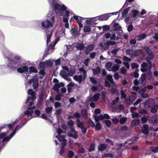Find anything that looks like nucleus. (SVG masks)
Here are the masks:
<instances>
[{
	"mask_svg": "<svg viewBox=\"0 0 158 158\" xmlns=\"http://www.w3.org/2000/svg\"><path fill=\"white\" fill-rule=\"evenodd\" d=\"M21 122L16 119L13 124H5L0 128V150L4 145L7 143L15 135L16 131L21 128L22 126H17L14 131L10 134V131L12 129L13 126L16 123L17 125Z\"/></svg>",
	"mask_w": 158,
	"mask_h": 158,
	"instance_id": "1",
	"label": "nucleus"
},
{
	"mask_svg": "<svg viewBox=\"0 0 158 158\" xmlns=\"http://www.w3.org/2000/svg\"><path fill=\"white\" fill-rule=\"evenodd\" d=\"M3 54L8 59L6 64L10 68L14 70L17 69L18 72L24 73V74L28 72V68L26 65V64L20 63L19 61L21 58L20 56H15L14 58H12V56L10 55L9 52L7 50L6 52H3Z\"/></svg>",
	"mask_w": 158,
	"mask_h": 158,
	"instance_id": "2",
	"label": "nucleus"
},
{
	"mask_svg": "<svg viewBox=\"0 0 158 158\" xmlns=\"http://www.w3.org/2000/svg\"><path fill=\"white\" fill-rule=\"evenodd\" d=\"M27 94L28 95H31L32 101H30V97H28L25 102V104L28 103V106L30 107L28 108L27 110L25 111L22 117H24L25 118L29 120L32 118L39 116L40 114V112L39 110H36L35 111L34 114H33L34 111L32 110L35 109V106H31L33 104V101L36 98L35 94V92L32 89H29L28 90Z\"/></svg>",
	"mask_w": 158,
	"mask_h": 158,
	"instance_id": "3",
	"label": "nucleus"
},
{
	"mask_svg": "<svg viewBox=\"0 0 158 158\" xmlns=\"http://www.w3.org/2000/svg\"><path fill=\"white\" fill-rule=\"evenodd\" d=\"M56 16V14L54 11L52 12L50 11L48 14L47 19L41 23V26L45 28L54 27L53 29L51 32H48L47 33V45L48 46V43L50 41V38L53 33V30L54 29L55 26V18Z\"/></svg>",
	"mask_w": 158,
	"mask_h": 158,
	"instance_id": "4",
	"label": "nucleus"
},
{
	"mask_svg": "<svg viewBox=\"0 0 158 158\" xmlns=\"http://www.w3.org/2000/svg\"><path fill=\"white\" fill-rule=\"evenodd\" d=\"M59 6H61L60 8L54 7L52 8L54 10V12L57 14H59L60 15H63V21L66 22L67 19H68L69 15H74L73 12L69 9L64 4H62L59 2Z\"/></svg>",
	"mask_w": 158,
	"mask_h": 158,
	"instance_id": "5",
	"label": "nucleus"
},
{
	"mask_svg": "<svg viewBox=\"0 0 158 158\" xmlns=\"http://www.w3.org/2000/svg\"><path fill=\"white\" fill-rule=\"evenodd\" d=\"M106 80L105 81V85L106 87L110 88V90L112 92L114 93L116 91V86L114 82L112 76L110 75H107L106 76Z\"/></svg>",
	"mask_w": 158,
	"mask_h": 158,
	"instance_id": "6",
	"label": "nucleus"
},
{
	"mask_svg": "<svg viewBox=\"0 0 158 158\" xmlns=\"http://www.w3.org/2000/svg\"><path fill=\"white\" fill-rule=\"evenodd\" d=\"M32 74H33L31 73H28L27 74V77H25L26 78L27 80L29 79V77H30V76L32 77ZM29 80L28 81V84L30 85L32 83H33V86L34 89H37L38 85V76H35L32 79H31V80L29 79Z\"/></svg>",
	"mask_w": 158,
	"mask_h": 158,
	"instance_id": "7",
	"label": "nucleus"
},
{
	"mask_svg": "<svg viewBox=\"0 0 158 158\" xmlns=\"http://www.w3.org/2000/svg\"><path fill=\"white\" fill-rule=\"evenodd\" d=\"M80 73L77 75L73 77L74 79L79 83H80L82 80H84L86 76V72L83 68L79 69Z\"/></svg>",
	"mask_w": 158,
	"mask_h": 158,
	"instance_id": "8",
	"label": "nucleus"
},
{
	"mask_svg": "<svg viewBox=\"0 0 158 158\" xmlns=\"http://www.w3.org/2000/svg\"><path fill=\"white\" fill-rule=\"evenodd\" d=\"M65 35V34L64 31H63L61 34L59 35L56 40L55 41L54 43L52 44H51V45L48 44V46H48V50L50 51V52H49L51 53L52 52L53 50L54 49V47L55 45L59 40L60 38L64 36Z\"/></svg>",
	"mask_w": 158,
	"mask_h": 158,
	"instance_id": "9",
	"label": "nucleus"
},
{
	"mask_svg": "<svg viewBox=\"0 0 158 158\" xmlns=\"http://www.w3.org/2000/svg\"><path fill=\"white\" fill-rule=\"evenodd\" d=\"M53 64L52 61L50 60H46L44 62H42L40 63L38 67L42 69H43L46 67H50Z\"/></svg>",
	"mask_w": 158,
	"mask_h": 158,
	"instance_id": "10",
	"label": "nucleus"
},
{
	"mask_svg": "<svg viewBox=\"0 0 158 158\" xmlns=\"http://www.w3.org/2000/svg\"><path fill=\"white\" fill-rule=\"evenodd\" d=\"M73 16L74 19H75L76 22L78 23L79 27V28L81 29L83 27V24H82V23L84 20L85 19L84 18L79 16L75 15H73Z\"/></svg>",
	"mask_w": 158,
	"mask_h": 158,
	"instance_id": "11",
	"label": "nucleus"
},
{
	"mask_svg": "<svg viewBox=\"0 0 158 158\" xmlns=\"http://www.w3.org/2000/svg\"><path fill=\"white\" fill-rule=\"evenodd\" d=\"M63 70H62L60 73V76L65 80L69 81L70 79L67 77L68 72V68L67 66H64L62 67Z\"/></svg>",
	"mask_w": 158,
	"mask_h": 158,
	"instance_id": "12",
	"label": "nucleus"
},
{
	"mask_svg": "<svg viewBox=\"0 0 158 158\" xmlns=\"http://www.w3.org/2000/svg\"><path fill=\"white\" fill-rule=\"evenodd\" d=\"M148 65L145 62H143L141 64L142 68L141 69V70L142 71L145 72L148 69L149 70L151 69L152 66V63L150 61H148Z\"/></svg>",
	"mask_w": 158,
	"mask_h": 158,
	"instance_id": "13",
	"label": "nucleus"
},
{
	"mask_svg": "<svg viewBox=\"0 0 158 158\" xmlns=\"http://www.w3.org/2000/svg\"><path fill=\"white\" fill-rule=\"evenodd\" d=\"M48 1L50 7L52 8L55 6H57L58 8L61 7V6L59 4V2H60L58 0H48Z\"/></svg>",
	"mask_w": 158,
	"mask_h": 158,
	"instance_id": "14",
	"label": "nucleus"
},
{
	"mask_svg": "<svg viewBox=\"0 0 158 158\" xmlns=\"http://www.w3.org/2000/svg\"><path fill=\"white\" fill-rule=\"evenodd\" d=\"M84 21H85L87 25H91L95 23L96 20V17L94 18H84Z\"/></svg>",
	"mask_w": 158,
	"mask_h": 158,
	"instance_id": "15",
	"label": "nucleus"
},
{
	"mask_svg": "<svg viewBox=\"0 0 158 158\" xmlns=\"http://www.w3.org/2000/svg\"><path fill=\"white\" fill-rule=\"evenodd\" d=\"M70 131L68 132V135L74 139H77L78 137V134L77 132L74 129H70Z\"/></svg>",
	"mask_w": 158,
	"mask_h": 158,
	"instance_id": "16",
	"label": "nucleus"
},
{
	"mask_svg": "<svg viewBox=\"0 0 158 158\" xmlns=\"http://www.w3.org/2000/svg\"><path fill=\"white\" fill-rule=\"evenodd\" d=\"M94 118L96 121H98L99 120H102L104 118L108 119L110 118L109 115L107 114H104V115L101 114L99 116L95 115L94 116Z\"/></svg>",
	"mask_w": 158,
	"mask_h": 158,
	"instance_id": "17",
	"label": "nucleus"
},
{
	"mask_svg": "<svg viewBox=\"0 0 158 158\" xmlns=\"http://www.w3.org/2000/svg\"><path fill=\"white\" fill-rule=\"evenodd\" d=\"M90 81L94 84L96 86H94L91 88V89L92 91H95L97 89V85H99V83H98L97 80L94 78L93 77H90Z\"/></svg>",
	"mask_w": 158,
	"mask_h": 158,
	"instance_id": "18",
	"label": "nucleus"
},
{
	"mask_svg": "<svg viewBox=\"0 0 158 158\" xmlns=\"http://www.w3.org/2000/svg\"><path fill=\"white\" fill-rule=\"evenodd\" d=\"M154 103L153 99L150 98L146 101L144 104V107L145 108L150 107Z\"/></svg>",
	"mask_w": 158,
	"mask_h": 158,
	"instance_id": "19",
	"label": "nucleus"
},
{
	"mask_svg": "<svg viewBox=\"0 0 158 158\" xmlns=\"http://www.w3.org/2000/svg\"><path fill=\"white\" fill-rule=\"evenodd\" d=\"M110 17V14L107 13L97 17V19L101 21H106Z\"/></svg>",
	"mask_w": 158,
	"mask_h": 158,
	"instance_id": "20",
	"label": "nucleus"
},
{
	"mask_svg": "<svg viewBox=\"0 0 158 158\" xmlns=\"http://www.w3.org/2000/svg\"><path fill=\"white\" fill-rule=\"evenodd\" d=\"M135 98L133 96H130L127 97L125 99V102L128 105H131L135 100Z\"/></svg>",
	"mask_w": 158,
	"mask_h": 158,
	"instance_id": "21",
	"label": "nucleus"
},
{
	"mask_svg": "<svg viewBox=\"0 0 158 158\" xmlns=\"http://www.w3.org/2000/svg\"><path fill=\"white\" fill-rule=\"evenodd\" d=\"M64 84L62 83H55L53 86V89L57 91H60L61 88L64 87Z\"/></svg>",
	"mask_w": 158,
	"mask_h": 158,
	"instance_id": "22",
	"label": "nucleus"
},
{
	"mask_svg": "<svg viewBox=\"0 0 158 158\" xmlns=\"http://www.w3.org/2000/svg\"><path fill=\"white\" fill-rule=\"evenodd\" d=\"M152 129V128H150L149 129L148 125H144L142 129V132L144 133L146 135H147L148 133V130L149 129L151 130Z\"/></svg>",
	"mask_w": 158,
	"mask_h": 158,
	"instance_id": "23",
	"label": "nucleus"
},
{
	"mask_svg": "<svg viewBox=\"0 0 158 158\" xmlns=\"http://www.w3.org/2000/svg\"><path fill=\"white\" fill-rule=\"evenodd\" d=\"M150 123L153 124H156L158 122V116L156 115L151 118L149 119Z\"/></svg>",
	"mask_w": 158,
	"mask_h": 158,
	"instance_id": "24",
	"label": "nucleus"
},
{
	"mask_svg": "<svg viewBox=\"0 0 158 158\" xmlns=\"http://www.w3.org/2000/svg\"><path fill=\"white\" fill-rule=\"evenodd\" d=\"M145 49L147 53L149 55V59L151 60L152 59L153 57V56L152 53V52L150 50L148 47H145Z\"/></svg>",
	"mask_w": 158,
	"mask_h": 158,
	"instance_id": "25",
	"label": "nucleus"
},
{
	"mask_svg": "<svg viewBox=\"0 0 158 158\" xmlns=\"http://www.w3.org/2000/svg\"><path fill=\"white\" fill-rule=\"evenodd\" d=\"M122 115L120 114L118 116V117L119 118H120L119 122L120 123L122 124H123L127 120V118L123 117L122 118Z\"/></svg>",
	"mask_w": 158,
	"mask_h": 158,
	"instance_id": "26",
	"label": "nucleus"
},
{
	"mask_svg": "<svg viewBox=\"0 0 158 158\" xmlns=\"http://www.w3.org/2000/svg\"><path fill=\"white\" fill-rule=\"evenodd\" d=\"M76 122L77 126L78 127L81 128L84 127L83 122L81 121L80 119H77L76 120Z\"/></svg>",
	"mask_w": 158,
	"mask_h": 158,
	"instance_id": "27",
	"label": "nucleus"
},
{
	"mask_svg": "<svg viewBox=\"0 0 158 158\" xmlns=\"http://www.w3.org/2000/svg\"><path fill=\"white\" fill-rule=\"evenodd\" d=\"M140 53V50H136L134 51H132L131 54V57H134L139 55Z\"/></svg>",
	"mask_w": 158,
	"mask_h": 158,
	"instance_id": "28",
	"label": "nucleus"
},
{
	"mask_svg": "<svg viewBox=\"0 0 158 158\" xmlns=\"http://www.w3.org/2000/svg\"><path fill=\"white\" fill-rule=\"evenodd\" d=\"M100 94L98 93L95 94L94 96L90 98L91 101H95L99 98Z\"/></svg>",
	"mask_w": 158,
	"mask_h": 158,
	"instance_id": "29",
	"label": "nucleus"
},
{
	"mask_svg": "<svg viewBox=\"0 0 158 158\" xmlns=\"http://www.w3.org/2000/svg\"><path fill=\"white\" fill-rule=\"evenodd\" d=\"M95 46L94 44H91L89 46L86 48L85 53L86 54H88L89 52L92 51L94 48Z\"/></svg>",
	"mask_w": 158,
	"mask_h": 158,
	"instance_id": "30",
	"label": "nucleus"
},
{
	"mask_svg": "<svg viewBox=\"0 0 158 158\" xmlns=\"http://www.w3.org/2000/svg\"><path fill=\"white\" fill-rule=\"evenodd\" d=\"M130 7H128L126 8L122 11V17L123 18L125 17L127 14L128 13V11L130 10Z\"/></svg>",
	"mask_w": 158,
	"mask_h": 158,
	"instance_id": "31",
	"label": "nucleus"
},
{
	"mask_svg": "<svg viewBox=\"0 0 158 158\" xmlns=\"http://www.w3.org/2000/svg\"><path fill=\"white\" fill-rule=\"evenodd\" d=\"M147 35L144 34H140L137 36V40L140 41L144 39L146 37Z\"/></svg>",
	"mask_w": 158,
	"mask_h": 158,
	"instance_id": "32",
	"label": "nucleus"
},
{
	"mask_svg": "<svg viewBox=\"0 0 158 158\" xmlns=\"http://www.w3.org/2000/svg\"><path fill=\"white\" fill-rule=\"evenodd\" d=\"M43 94H41L39 96V99L38 102L37 106L38 107L40 106L42 104L43 102V98H42Z\"/></svg>",
	"mask_w": 158,
	"mask_h": 158,
	"instance_id": "33",
	"label": "nucleus"
},
{
	"mask_svg": "<svg viewBox=\"0 0 158 158\" xmlns=\"http://www.w3.org/2000/svg\"><path fill=\"white\" fill-rule=\"evenodd\" d=\"M92 71L94 74L96 75L100 73L101 69L99 67H97L95 69H92Z\"/></svg>",
	"mask_w": 158,
	"mask_h": 158,
	"instance_id": "34",
	"label": "nucleus"
},
{
	"mask_svg": "<svg viewBox=\"0 0 158 158\" xmlns=\"http://www.w3.org/2000/svg\"><path fill=\"white\" fill-rule=\"evenodd\" d=\"M131 12L132 16L134 18H135L137 15L139 13V12L137 10L133 9L131 10Z\"/></svg>",
	"mask_w": 158,
	"mask_h": 158,
	"instance_id": "35",
	"label": "nucleus"
},
{
	"mask_svg": "<svg viewBox=\"0 0 158 158\" xmlns=\"http://www.w3.org/2000/svg\"><path fill=\"white\" fill-rule=\"evenodd\" d=\"M120 66L118 64H114L111 68V71L113 72H115L118 71L119 68Z\"/></svg>",
	"mask_w": 158,
	"mask_h": 158,
	"instance_id": "36",
	"label": "nucleus"
},
{
	"mask_svg": "<svg viewBox=\"0 0 158 158\" xmlns=\"http://www.w3.org/2000/svg\"><path fill=\"white\" fill-rule=\"evenodd\" d=\"M91 28L90 25H85L84 26L83 31L85 32H89L91 31Z\"/></svg>",
	"mask_w": 158,
	"mask_h": 158,
	"instance_id": "37",
	"label": "nucleus"
},
{
	"mask_svg": "<svg viewBox=\"0 0 158 158\" xmlns=\"http://www.w3.org/2000/svg\"><path fill=\"white\" fill-rule=\"evenodd\" d=\"M140 122V121L139 119L134 120L131 122V125L133 127L138 126Z\"/></svg>",
	"mask_w": 158,
	"mask_h": 158,
	"instance_id": "38",
	"label": "nucleus"
},
{
	"mask_svg": "<svg viewBox=\"0 0 158 158\" xmlns=\"http://www.w3.org/2000/svg\"><path fill=\"white\" fill-rule=\"evenodd\" d=\"M112 63L110 62H107L106 64V69L109 71H111L112 69Z\"/></svg>",
	"mask_w": 158,
	"mask_h": 158,
	"instance_id": "39",
	"label": "nucleus"
},
{
	"mask_svg": "<svg viewBox=\"0 0 158 158\" xmlns=\"http://www.w3.org/2000/svg\"><path fill=\"white\" fill-rule=\"evenodd\" d=\"M76 48L80 50H82L84 49V47L83 44L81 43H78L76 45Z\"/></svg>",
	"mask_w": 158,
	"mask_h": 158,
	"instance_id": "40",
	"label": "nucleus"
},
{
	"mask_svg": "<svg viewBox=\"0 0 158 158\" xmlns=\"http://www.w3.org/2000/svg\"><path fill=\"white\" fill-rule=\"evenodd\" d=\"M71 32L73 36H76L78 33V29L77 28H73L71 30Z\"/></svg>",
	"mask_w": 158,
	"mask_h": 158,
	"instance_id": "41",
	"label": "nucleus"
},
{
	"mask_svg": "<svg viewBox=\"0 0 158 158\" xmlns=\"http://www.w3.org/2000/svg\"><path fill=\"white\" fill-rule=\"evenodd\" d=\"M107 145L105 144H101L98 147V149L100 151L104 150L106 147Z\"/></svg>",
	"mask_w": 158,
	"mask_h": 158,
	"instance_id": "42",
	"label": "nucleus"
},
{
	"mask_svg": "<svg viewBox=\"0 0 158 158\" xmlns=\"http://www.w3.org/2000/svg\"><path fill=\"white\" fill-rule=\"evenodd\" d=\"M68 124L69 126V128L70 129H74L73 128L74 123L73 121L72 120H69L68 122Z\"/></svg>",
	"mask_w": 158,
	"mask_h": 158,
	"instance_id": "43",
	"label": "nucleus"
},
{
	"mask_svg": "<svg viewBox=\"0 0 158 158\" xmlns=\"http://www.w3.org/2000/svg\"><path fill=\"white\" fill-rule=\"evenodd\" d=\"M139 82L142 84H144L146 82V77L144 75H142L139 79Z\"/></svg>",
	"mask_w": 158,
	"mask_h": 158,
	"instance_id": "44",
	"label": "nucleus"
},
{
	"mask_svg": "<svg viewBox=\"0 0 158 158\" xmlns=\"http://www.w3.org/2000/svg\"><path fill=\"white\" fill-rule=\"evenodd\" d=\"M75 72V71L73 69H71L70 70L68 69V72L67 74V77L68 76H71L73 75Z\"/></svg>",
	"mask_w": 158,
	"mask_h": 158,
	"instance_id": "45",
	"label": "nucleus"
},
{
	"mask_svg": "<svg viewBox=\"0 0 158 158\" xmlns=\"http://www.w3.org/2000/svg\"><path fill=\"white\" fill-rule=\"evenodd\" d=\"M81 113L82 116L85 118H87V111L85 110H82L81 111Z\"/></svg>",
	"mask_w": 158,
	"mask_h": 158,
	"instance_id": "46",
	"label": "nucleus"
},
{
	"mask_svg": "<svg viewBox=\"0 0 158 158\" xmlns=\"http://www.w3.org/2000/svg\"><path fill=\"white\" fill-rule=\"evenodd\" d=\"M56 137L60 141H63L65 140V137L64 136L61 135H56Z\"/></svg>",
	"mask_w": 158,
	"mask_h": 158,
	"instance_id": "47",
	"label": "nucleus"
},
{
	"mask_svg": "<svg viewBox=\"0 0 158 158\" xmlns=\"http://www.w3.org/2000/svg\"><path fill=\"white\" fill-rule=\"evenodd\" d=\"M149 116L148 115H144L141 118V121L143 123H145L148 120Z\"/></svg>",
	"mask_w": 158,
	"mask_h": 158,
	"instance_id": "48",
	"label": "nucleus"
},
{
	"mask_svg": "<svg viewBox=\"0 0 158 158\" xmlns=\"http://www.w3.org/2000/svg\"><path fill=\"white\" fill-rule=\"evenodd\" d=\"M158 108V106L157 105H155L153 106L151 109V112L153 113H155L157 111Z\"/></svg>",
	"mask_w": 158,
	"mask_h": 158,
	"instance_id": "49",
	"label": "nucleus"
},
{
	"mask_svg": "<svg viewBox=\"0 0 158 158\" xmlns=\"http://www.w3.org/2000/svg\"><path fill=\"white\" fill-rule=\"evenodd\" d=\"M52 107H47L45 109V112L47 113L50 114L52 112Z\"/></svg>",
	"mask_w": 158,
	"mask_h": 158,
	"instance_id": "50",
	"label": "nucleus"
},
{
	"mask_svg": "<svg viewBox=\"0 0 158 158\" xmlns=\"http://www.w3.org/2000/svg\"><path fill=\"white\" fill-rule=\"evenodd\" d=\"M116 109L118 110V111L120 112L122 110H123L124 109L123 106L122 104H120L118 106Z\"/></svg>",
	"mask_w": 158,
	"mask_h": 158,
	"instance_id": "51",
	"label": "nucleus"
},
{
	"mask_svg": "<svg viewBox=\"0 0 158 158\" xmlns=\"http://www.w3.org/2000/svg\"><path fill=\"white\" fill-rule=\"evenodd\" d=\"M119 118L118 116L114 117L112 119V121L114 124H116L119 121Z\"/></svg>",
	"mask_w": 158,
	"mask_h": 158,
	"instance_id": "52",
	"label": "nucleus"
},
{
	"mask_svg": "<svg viewBox=\"0 0 158 158\" xmlns=\"http://www.w3.org/2000/svg\"><path fill=\"white\" fill-rule=\"evenodd\" d=\"M87 123L88 125L89 126H91L92 127H94L95 126L94 124L90 119L89 120Z\"/></svg>",
	"mask_w": 158,
	"mask_h": 158,
	"instance_id": "53",
	"label": "nucleus"
},
{
	"mask_svg": "<svg viewBox=\"0 0 158 158\" xmlns=\"http://www.w3.org/2000/svg\"><path fill=\"white\" fill-rule=\"evenodd\" d=\"M108 157L112 158L114 157V156L111 154H106L103 156L102 158H107Z\"/></svg>",
	"mask_w": 158,
	"mask_h": 158,
	"instance_id": "54",
	"label": "nucleus"
},
{
	"mask_svg": "<svg viewBox=\"0 0 158 158\" xmlns=\"http://www.w3.org/2000/svg\"><path fill=\"white\" fill-rule=\"evenodd\" d=\"M29 70L31 72L36 73L37 72V69L34 67H31L29 68Z\"/></svg>",
	"mask_w": 158,
	"mask_h": 158,
	"instance_id": "55",
	"label": "nucleus"
},
{
	"mask_svg": "<svg viewBox=\"0 0 158 158\" xmlns=\"http://www.w3.org/2000/svg\"><path fill=\"white\" fill-rule=\"evenodd\" d=\"M97 122L95 126V129L97 130H99L101 129V126L100 123L98 122V121Z\"/></svg>",
	"mask_w": 158,
	"mask_h": 158,
	"instance_id": "56",
	"label": "nucleus"
},
{
	"mask_svg": "<svg viewBox=\"0 0 158 158\" xmlns=\"http://www.w3.org/2000/svg\"><path fill=\"white\" fill-rule=\"evenodd\" d=\"M94 150V143H92L91 144L90 148H89V151L90 152H91Z\"/></svg>",
	"mask_w": 158,
	"mask_h": 158,
	"instance_id": "57",
	"label": "nucleus"
},
{
	"mask_svg": "<svg viewBox=\"0 0 158 158\" xmlns=\"http://www.w3.org/2000/svg\"><path fill=\"white\" fill-rule=\"evenodd\" d=\"M121 94L122 99L124 98L127 96L126 94L125 91L123 90L121 91Z\"/></svg>",
	"mask_w": 158,
	"mask_h": 158,
	"instance_id": "58",
	"label": "nucleus"
},
{
	"mask_svg": "<svg viewBox=\"0 0 158 158\" xmlns=\"http://www.w3.org/2000/svg\"><path fill=\"white\" fill-rule=\"evenodd\" d=\"M139 72V70L138 69H136L134 73V76L135 78L138 77L139 76V74L138 72Z\"/></svg>",
	"mask_w": 158,
	"mask_h": 158,
	"instance_id": "59",
	"label": "nucleus"
},
{
	"mask_svg": "<svg viewBox=\"0 0 158 158\" xmlns=\"http://www.w3.org/2000/svg\"><path fill=\"white\" fill-rule=\"evenodd\" d=\"M151 150L154 153H157L158 152V147H152L151 148Z\"/></svg>",
	"mask_w": 158,
	"mask_h": 158,
	"instance_id": "60",
	"label": "nucleus"
},
{
	"mask_svg": "<svg viewBox=\"0 0 158 158\" xmlns=\"http://www.w3.org/2000/svg\"><path fill=\"white\" fill-rule=\"evenodd\" d=\"M121 73L122 74H125L127 71V69L125 67H122L120 70Z\"/></svg>",
	"mask_w": 158,
	"mask_h": 158,
	"instance_id": "61",
	"label": "nucleus"
},
{
	"mask_svg": "<svg viewBox=\"0 0 158 158\" xmlns=\"http://www.w3.org/2000/svg\"><path fill=\"white\" fill-rule=\"evenodd\" d=\"M105 123L106 125L108 127H109L111 124V122L109 120H106L105 122Z\"/></svg>",
	"mask_w": 158,
	"mask_h": 158,
	"instance_id": "62",
	"label": "nucleus"
},
{
	"mask_svg": "<svg viewBox=\"0 0 158 158\" xmlns=\"http://www.w3.org/2000/svg\"><path fill=\"white\" fill-rule=\"evenodd\" d=\"M119 100V98L118 97H117L114 100H113L112 102L113 106H114V105H115L117 102H118Z\"/></svg>",
	"mask_w": 158,
	"mask_h": 158,
	"instance_id": "63",
	"label": "nucleus"
},
{
	"mask_svg": "<svg viewBox=\"0 0 158 158\" xmlns=\"http://www.w3.org/2000/svg\"><path fill=\"white\" fill-rule=\"evenodd\" d=\"M153 38L154 39H155L156 41H158V32L155 33L154 35L153 36Z\"/></svg>",
	"mask_w": 158,
	"mask_h": 158,
	"instance_id": "64",
	"label": "nucleus"
}]
</instances>
